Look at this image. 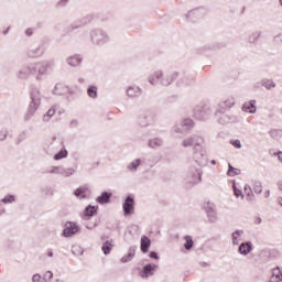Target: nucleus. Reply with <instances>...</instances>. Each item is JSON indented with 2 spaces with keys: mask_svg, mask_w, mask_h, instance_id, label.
I'll return each mask as SVG.
<instances>
[{
  "mask_svg": "<svg viewBox=\"0 0 282 282\" xmlns=\"http://www.w3.org/2000/svg\"><path fill=\"white\" fill-rule=\"evenodd\" d=\"M158 268V265L155 264H147L144 268H143V272L145 274V276H149L151 274H153V271Z\"/></svg>",
  "mask_w": 282,
  "mask_h": 282,
  "instance_id": "1a4fd4ad",
  "label": "nucleus"
},
{
  "mask_svg": "<svg viewBox=\"0 0 282 282\" xmlns=\"http://www.w3.org/2000/svg\"><path fill=\"white\" fill-rule=\"evenodd\" d=\"M26 35H28V36H32V29H28V30H26Z\"/></svg>",
  "mask_w": 282,
  "mask_h": 282,
  "instance_id": "4c0bfd02",
  "label": "nucleus"
},
{
  "mask_svg": "<svg viewBox=\"0 0 282 282\" xmlns=\"http://www.w3.org/2000/svg\"><path fill=\"white\" fill-rule=\"evenodd\" d=\"M97 212H98V207L88 206L85 209V215H86V217H94V215H96Z\"/></svg>",
  "mask_w": 282,
  "mask_h": 282,
  "instance_id": "6e6552de",
  "label": "nucleus"
},
{
  "mask_svg": "<svg viewBox=\"0 0 282 282\" xmlns=\"http://www.w3.org/2000/svg\"><path fill=\"white\" fill-rule=\"evenodd\" d=\"M35 69H37L39 74H45V72H47V67L41 65V64H37L35 66Z\"/></svg>",
  "mask_w": 282,
  "mask_h": 282,
  "instance_id": "4be33fe9",
  "label": "nucleus"
},
{
  "mask_svg": "<svg viewBox=\"0 0 282 282\" xmlns=\"http://www.w3.org/2000/svg\"><path fill=\"white\" fill-rule=\"evenodd\" d=\"M264 197H270V191H267V192L264 193Z\"/></svg>",
  "mask_w": 282,
  "mask_h": 282,
  "instance_id": "58836bf2",
  "label": "nucleus"
},
{
  "mask_svg": "<svg viewBox=\"0 0 282 282\" xmlns=\"http://www.w3.org/2000/svg\"><path fill=\"white\" fill-rule=\"evenodd\" d=\"M32 280L33 282H41V274H34Z\"/></svg>",
  "mask_w": 282,
  "mask_h": 282,
  "instance_id": "2f4dec72",
  "label": "nucleus"
},
{
  "mask_svg": "<svg viewBox=\"0 0 282 282\" xmlns=\"http://www.w3.org/2000/svg\"><path fill=\"white\" fill-rule=\"evenodd\" d=\"M134 210V202L131 196H128L126 202L123 203V212L124 215H132Z\"/></svg>",
  "mask_w": 282,
  "mask_h": 282,
  "instance_id": "f03ea898",
  "label": "nucleus"
},
{
  "mask_svg": "<svg viewBox=\"0 0 282 282\" xmlns=\"http://www.w3.org/2000/svg\"><path fill=\"white\" fill-rule=\"evenodd\" d=\"M254 193H263V186L261 185V183H256L253 186Z\"/></svg>",
  "mask_w": 282,
  "mask_h": 282,
  "instance_id": "412c9836",
  "label": "nucleus"
},
{
  "mask_svg": "<svg viewBox=\"0 0 282 282\" xmlns=\"http://www.w3.org/2000/svg\"><path fill=\"white\" fill-rule=\"evenodd\" d=\"M109 199H111V194L104 192L99 197H97L98 204H108Z\"/></svg>",
  "mask_w": 282,
  "mask_h": 282,
  "instance_id": "39448f33",
  "label": "nucleus"
},
{
  "mask_svg": "<svg viewBox=\"0 0 282 282\" xmlns=\"http://www.w3.org/2000/svg\"><path fill=\"white\" fill-rule=\"evenodd\" d=\"M184 147H193V139H188L187 141H184Z\"/></svg>",
  "mask_w": 282,
  "mask_h": 282,
  "instance_id": "c756f323",
  "label": "nucleus"
},
{
  "mask_svg": "<svg viewBox=\"0 0 282 282\" xmlns=\"http://www.w3.org/2000/svg\"><path fill=\"white\" fill-rule=\"evenodd\" d=\"M68 65H72V67H76V65H80V57L78 56L69 57Z\"/></svg>",
  "mask_w": 282,
  "mask_h": 282,
  "instance_id": "4468645a",
  "label": "nucleus"
},
{
  "mask_svg": "<svg viewBox=\"0 0 282 282\" xmlns=\"http://www.w3.org/2000/svg\"><path fill=\"white\" fill-rule=\"evenodd\" d=\"M240 237H241V232H239V231H236V232L232 234V243L235 246L239 245Z\"/></svg>",
  "mask_w": 282,
  "mask_h": 282,
  "instance_id": "2eb2a0df",
  "label": "nucleus"
},
{
  "mask_svg": "<svg viewBox=\"0 0 282 282\" xmlns=\"http://www.w3.org/2000/svg\"><path fill=\"white\" fill-rule=\"evenodd\" d=\"M54 274L52 273V271H46L44 274V280L45 281H52Z\"/></svg>",
  "mask_w": 282,
  "mask_h": 282,
  "instance_id": "393cba45",
  "label": "nucleus"
},
{
  "mask_svg": "<svg viewBox=\"0 0 282 282\" xmlns=\"http://www.w3.org/2000/svg\"><path fill=\"white\" fill-rule=\"evenodd\" d=\"M78 225L76 223L68 221L65 224V228L63 230L64 237H74V235L78 234Z\"/></svg>",
  "mask_w": 282,
  "mask_h": 282,
  "instance_id": "f257e3e1",
  "label": "nucleus"
},
{
  "mask_svg": "<svg viewBox=\"0 0 282 282\" xmlns=\"http://www.w3.org/2000/svg\"><path fill=\"white\" fill-rule=\"evenodd\" d=\"M241 174V170L232 167V165L229 164V169L227 172V175H229V177H235V175H240Z\"/></svg>",
  "mask_w": 282,
  "mask_h": 282,
  "instance_id": "9b49d317",
  "label": "nucleus"
},
{
  "mask_svg": "<svg viewBox=\"0 0 282 282\" xmlns=\"http://www.w3.org/2000/svg\"><path fill=\"white\" fill-rule=\"evenodd\" d=\"M156 78H162V72H158V73H155V75H154Z\"/></svg>",
  "mask_w": 282,
  "mask_h": 282,
  "instance_id": "e433bc0d",
  "label": "nucleus"
},
{
  "mask_svg": "<svg viewBox=\"0 0 282 282\" xmlns=\"http://www.w3.org/2000/svg\"><path fill=\"white\" fill-rule=\"evenodd\" d=\"M184 248L185 250H191L193 248V246L195 245V242L193 241V237L191 236H185L184 237Z\"/></svg>",
  "mask_w": 282,
  "mask_h": 282,
  "instance_id": "0eeeda50",
  "label": "nucleus"
},
{
  "mask_svg": "<svg viewBox=\"0 0 282 282\" xmlns=\"http://www.w3.org/2000/svg\"><path fill=\"white\" fill-rule=\"evenodd\" d=\"M232 147H235L236 149H241V141L239 140H234L231 141Z\"/></svg>",
  "mask_w": 282,
  "mask_h": 282,
  "instance_id": "bb28decb",
  "label": "nucleus"
},
{
  "mask_svg": "<svg viewBox=\"0 0 282 282\" xmlns=\"http://www.w3.org/2000/svg\"><path fill=\"white\" fill-rule=\"evenodd\" d=\"M254 102H256V101L246 102V104L242 106V109H243L247 113H254V112L257 111V106H254Z\"/></svg>",
  "mask_w": 282,
  "mask_h": 282,
  "instance_id": "20e7f679",
  "label": "nucleus"
},
{
  "mask_svg": "<svg viewBox=\"0 0 282 282\" xmlns=\"http://www.w3.org/2000/svg\"><path fill=\"white\" fill-rule=\"evenodd\" d=\"M131 257H133V254H128L124 256L123 258H121V263H127V261H131Z\"/></svg>",
  "mask_w": 282,
  "mask_h": 282,
  "instance_id": "cd10ccee",
  "label": "nucleus"
},
{
  "mask_svg": "<svg viewBox=\"0 0 282 282\" xmlns=\"http://www.w3.org/2000/svg\"><path fill=\"white\" fill-rule=\"evenodd\" d=\"M2 204H12L14 202V196H6L4 198L1 199Z\"/></svg>",
  "mask_w": 282,
  "mask_h": 282,
  "instance_id": "aec40b11",
  "label": "nucleus"
},
{
  "mask_svg": "<svg viewBox=\"0 0 282 282\" xmlns=\"http://www.w3.org/2000/svg\"><path fill=\"white\" fill-rule=\"evenodd\" d=\"M89 98H98V87L90 86L87 90Z\"/></svg>",
  "mask_w": 282,
  "mask_h": 282,
  "instance_id": "9d476101",
  "label": "nucleus"
},
{
  "mask_svg": "<svg viewBox=\"0 0 282 282\" xmlns=\"http://www.w3.org/2000/svg\"><path fill=\"white\" fill-rule=\"evenodd\" d=\"M234 195L236 197H242L243 193L241 192V189L237 188V185L234 184Z\"/></svg>",
  "mask_w": 282,
  "mask_h": 282,
  "instance_id": "5701e85b",
  "label": "nucleus"
},
{
  "mask_svg": "<svg viewBox=\"0 0 282 282\" xmlns=\"http://www.w3.org/2000/svg\"><path fill=\"white\" fill-rule=\"evenodd\" d=\"M251 250H252V246H250V243L248 242L241 243L239 247L240 254H248V252H250Z\"/></svg>",
  "mask_w": 282,
  "mask_h": 282,
  "instance_id": "423d86ee",
  "label": "nucleus"
},
{
  "mask_svg": "<svg viewBox=\"0 0 282 282\" xmlns=\"http://www.w3.org/2000/svg\"><path fill=\"white\" fill-rule=\"evenodd\" d=\"M245 193H247L249 199H252V197H254V194H252V189H250V186L248 185L245 186Z\"/></svg>",
  "mask_w": 282,
  "mask_h": 282,
  "instance_id": "b1692460",
  "label": "nucleus"
},
{
  "mask_svg": "<svg viewBox=\"0 0 282 282\" xmlns=\"http://www.w3.org/2000/svg\"><path fill=\"white\" fill-rule=\"evenodd\" d=\"M280 3L282 4V0H280Z\"/></svg>",
  "mask_w": 282,
  "mask_h": 282,
  "instance_id": "79ce46f5",
  "label": "nucleus"
},
{
  "mask_svg": "<svg viewBox=\"0 0 282 282\" xmlns=\"http://www.w3.org/2000/svg\"><path fill=\"white\" fill-rule=\"evenodd\" d=\"M67 155V150H62L55 154L54 160H63Z\"/></svg>",
  "mask_w": 282,
  "mask_h": 282,
  "instance_id": "f3484780",
  "label": "nucleus"
},
{
  "mask_svg": "<svg viewBox=\"0 0 282 282\" xmlns=\"http://www.w3.org/2000/svg\"><path fill=\"white\" fill-rule=\"evenodd\" d=\"M162 144V141L160 139H153L150 141V147L152 149H155V147H160Z\"/></svg>",
  "mask_w": 282,
  "mask_h": 282,
  "instance_id": "a211bd4d",
  "label": "nucleus"
},
{
  "mask_svg": "<svg viewBox=\"0 0 282 282\" xmlns=\"http://www.w3.org/2000/svg\"><path fill=\"white\" fill-rule=\"evenodd\" d=\"M151 259H158V253L155 251H152L150 253Z\"/></svg>",
  "mask_w": 282,
  "mask_h": 282,
  "instance_id": "f704fd0d",
  "label": "nucleus"
},
{
  "mask_svg": "<svg viewBox=\"0 0 282 282\" xmlns=\"http://www.w3.org/2000/svg\"><path fill=\"white\" fill-rule=\"evenodd\" d=\"M55 113H56V110H55L54 108H51V109L47 111L46 116H44V120H47V119H45V118H52V116H54Z\"/></svg>",
  "mask_w": 282,
  "mask_h": 282,
  "instance_id": "a878e982",
  "label": "nucleus"
},
{
  "mask_svg": "<svg viewBox=\"0 0 282 282\" xmlns=\"http://www.w3.org/2000/svg\"><path fill=\"white\" fill-rule=\"evenodd\" d=\"M272 276H274L279 281H282L281 269H279V268L273 269Z\"/></svg>",
  "mask_w": 282,
  "mask_h": 282,
  "instance_id": "dca6fc26",
  "label": "nucleus"
},
{
  "mask_svg": "<svg viewBox=\"0 0 282 282\" xmlns=\"http://www.w3.org/2000/svg\"><path fill=\"white\" fill-rule=\"evenodd\" d=\"M150 83H152V85H153V80H150Z\"/></svg>",
  "mask_w": 282,
  "mask_h": 282,
  "instance_id": "ea45409f",
  "label": "nucleus"
},
{
  "mask_svg": "<svg viewBox=\"0 0 282 282\" xmlns=\"http://www.w3.org/2000/svg\"><path fill=\"white\" fill-rule=\"evenodd\" d=\"M149 248H151V239L147 236L141 237V251L144 253L149 252Z\"/></svg>",
  "mask_w": 282,
  "mask_h": 282,
  "instance_id": "7ed1b4c3",
  "label": "nucleus"
},
{
  "mask_svg": "<svg viewBox=\"0 0 282 282\" xmlns=\"http://www.w3.org/2000/svg\"><path fill=\"white\" fill-rule=\"evenodd\" d=\"M127 94H128V96H130L131 98H133V96H135V94H133V88H129V89L127 90Z\"/></svg>",
  "mask_w": 282,
  "mask_h": 282,
  "instance_id": "473e14b6",
  "label": "nucleus"
},
{
  "mask_svg": "<svg viewBox=\"0 0 282 282\" xmlns=\"http://www.w3.org/2000/svg\"><path fill=\"white\" fill-rule=\"evenodd\" d=\"M75 196L76 197H87V188L86 187H79L75 191Z\"/></svg>",
  "mask_w": 282,
  "mask_h": 282,
  "instance_id": "f8f14e48",
  "label": "nucleus"
},
{
  "mask_svg": "<svg viewBox=\"0 0 282 282\" xmlns=\"http://www.w3.org/2000/svg\"><path fill=\"white\" fill-rule=\"evenodd\" d=\"M140 166V160L133 161L130 165L129 169L130 171H135Z\"/></svg>",
  "mask_w": 282,
  "mask_h": 282,
  "instance_id": "6ab92c4d",
  "label": "nucleus"
},
{
  "mask_svg": "<svg viewBox=\"0 0 282 282\" xmlns=\"http://www.w3.org/2000/svg\"><path fill=\"white\" fill-rule=\"evenodd\" d=\"M282 280H278L274 275H271L269 282H281Z\"/></svg>",
  "mask_w": 282,
  "mask_h": 282,
  "instance_id": "72a5a7b5",
  "label": "nucleus"
},
{
  "mask_svg": "<svg viewBox=\"0 0 282 282\" xmlns=\"http://www.w3.org/2000/svg\"><path fill=\"white\" fill-rule=\"evenodd\" d=\"M184 126H185V127H193V121H192L191 119H186V120L184 121Z\"/></svg>",
  "mask_w": 282,
  "mask_h": 282,
  "instance_id": "7c9ffc66",
  "label": "nucleus"
},
{
  "mask_svg": "<svg viewBox=\"0 0 282 282\" xmlns=\"http://www.w3.org/2000/svg\"><path fill=\"white\" fill-rule=\"evenodd\" d=\"M113 248V243L111 241H106L102 246V252L104 254H109L111 252V249Z\"/></svg>",
  "mask_w": 282,
  "mask_h": 282,
  "instance_id": "ddd939ff",
  "label": "nucleus"
},
{
  "mask_svg": "<svg viewBox=\"0 0 282 282\" xmlns=\"http://www.w3.org/2000/svg\"><path fill=\"white\" fill-rule=\"evenodd\" d=\"M264 86L267 87V89H272V87H274V82H267L264 83Z\"/></svg>",
  "mask_w": 282,
  "mask_h": 282,
  "instance_id": "c85d7f7f",
  "label": "nucleus"
},
{
  "mask_svg": "<svg viewBox=\"0 0 282 282\" xmlns=\"http://www.w3.org/2000/svg\"><path fill=\"white\" fill-rule=\"evenodd\" d=\"M150 83H152V85H153V80H150Z\"/></svg>",
  "mask_w": 282,
  "mask_h": 282,
  "instance_id": "a19ab883",
  "label": "nucleus"
},
{
  "mask_svg": "<svg viewBox=\"0 0 282 282\" xmlns=\"http://www.w3.org/2000/svg\"><path fill=\"white\" fill-rule=\"evenodd\" d=\"M254 224H261V217H256L254 218Z\"/></svg>",
  "mask_w": 282,
  "mask_h": 282,
  "instance_id": "c9c22d12",
  "label": "nucleus"
}]
</instances>
